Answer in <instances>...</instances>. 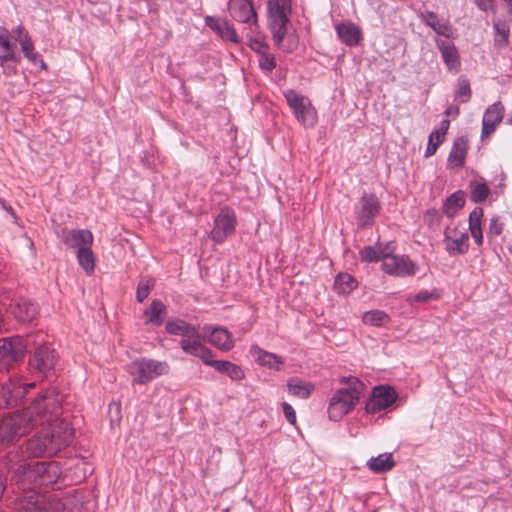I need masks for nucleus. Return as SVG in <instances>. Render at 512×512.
<instances>
[{
    "instance_id": "1",
    "label": "nucleus",
    "mask_w": 512,
    "mask_h": 512,
    "mask_svg": "<svg viewBox=\"0 0 512 512\" xmlns=\"http://www.w3.org/2000/svg\"><path fill=\"white\" fill-rule=\"evenodd\" d=\"M61 410L62 396L57 389L43 391L29 407L9 413L0 420V444H14L38 425L51 424L61 414Z\"/></svg>"
},
{
    "instance_id": "2",
    "label": "nucleus",
    "mask_w": 512,
    "mask_h": 512,
    "mask_svg": "<svg viewBox=\"0 0 512 512\" xmlns=\"http://www.w3.org/2000/svg\"><path fill=\"white\" fill-rule=\"evenodd\" d=\"M38 427H41V430L26 443L27 452L33 457L53 456L72 440L73 430L60 415L51 424L46 423Z\"/></svg>"
},
{
    "instance_id": "3",
    "label": "nucleus",
    "mask_w": 512,
    "mask_h": 512,
    "mask_svg": "<svg viewBox=\"0 0 512 512\" xmlns=\"http://www.w3.org/2000/svg\"><path fill=\"white\" fill-rule=\"evenodd\" d=\"M16 474V483L22 490H36L40 486L55 483L61 475V469L56 462H40L22 460L11 467Z\"/></svg>"
},
{
    "instance_id": "4",
    "label": "nucleus",
    "mask_w": 512,
    "mask_h": 512,
    "mask_svg": "<svg viewBox=\"0 0 512 512\" xmlns=\"http://www.w3.org/2000/svg\"><path fill=\"white\" fill-rule=\"evenodd\" d=\"M341 383H344L345 387L334 393L328 406V415L333 421L342 419L352 411L365 389V385L356 377L343 378Z\"/></svg>"
},
{
    "instance_id": "5",
    "label": "nucleus",
    "mask_w": 512,
    "mask_h": 512,
    "mask_svg": "<svg viewBox=\"0 0 512 512\" xmlns=\"http://www.w3.org/2000/svg\"><path fill=\"white\" fill-rule=\"evenodd\" d=\"M166 331L172 335L181 336V349L192 356L207 354L206 346L201 341L199 328L181 319L169 320L166 323Z\"/></svg>"
},
{
    "instance_id": "6",
    "label": "nucleus",
    "mask_w": 512,
    "mask_h": 512,
    "mask_svg": "<svg viewBox=\"0 0 512 512\" xmlns=\"http://www.w3.org/2000/svg\"><path fill=\"white\" fill-rule=\"evenodd\" d=\"M267 10L268 26L273 40L275 45L281 49L290 22L291 0H268Z\"/></svg>"
},
{
    "instance_id": "7",
    "label": "nucleus",
    "mask_w": 512,
    "mask_h": 512,
    "mask_svg": "<svg viewBox=\"0 0 512 512\" xmlns=\"http://www.w3.org/2000/svg\"><path fill=\"white\" fill-rule=\"evenodd\" d=\"M31 344H36V341H32V335L1 339L0 370L9 371L16 363L21 362Z\"/></svg>"
},
{
    "instance_id": "8",
    "label": "nucleus",
    "mask_w": 512,
    "mask_h": 512,
    "mask_svg": "<svg viewBox=\"0 0 512 512\" xmlns=\"http://www.w3.org/2000/svg\"><path fill=\"white\" fill-rule=\"evenodd\" d=\"M32 341H36V344H31L30 346L35 347V350L29 358L28 366L33 372L47 375L55 368L57 362L55 351L45 344L42 333L32 335Z\"/></svg>"
},
{
    "instance_id": "9",
    "label": "nucleus",
    "mask_w": 512,
    "mask_h": 512,
    "mask_svg": "<svg viewBox=\"0 0 512 512\" xmlns=\"http://www.w3.org/2000/svg\"><path fill=\"white\" fill-rule=\"evenodd\" d=\"M284 96L297 121L305 128L315 127L318 116L310 99L295 90L285 91Z\"/></svg>"
},
{
    "instance_id": "10",
    "label": "nucleus",
    "mask_w": 512,
    "mask_h": 512,
    "mask_svg": "<svg viewBox=\"0 0 512 512\" xmlns=\"http://www.w3.org/2000/svg\"><path fill=\"white\" fill-rule=\"evenodd\" d=\"M129 372L133 377V383L147 384L159 376L168 374L169 365L164 361L140 359L132 362Z\"/></svg>"
},
{
    "instance_id": "11",
    "label": "nucleus",
    "mask_w": 512,
    "mask_h": 512,
    "mask_svg": "<svg viewBox=\"0 0 512 512\" xmlns=\"http://www.w3.org/2000/svg\"><path fill=\"white\" fill-rule=\"evenodd\" d=\"M237 227V215L234 209L225 206L220 209L213 221V228L209 233V238L215 244H223L231 237Z\"/></svg>"
},
{
    "instance_id": "12",
    "label": "nucleus",
    "mask_w": 512,
    "mask_h": 512,
    "mask_svg": "<svg viewBox=\"0 0 512 512\" xmlns=\"http://www.w3.org/2000/svg\"><path fill=\"white\" fill-rule=\"evenodd\" d=\"M35 383L22 384L20 377L9 378L0 387V407H12L22 399Z\"/></svg>"
},
{
    "instance_id": "13",
    "label": "nucleus",
    "mask_w": 512,
    "mask_h": 512,
    "mask_svg": "<svg viewBox=\"0 0 512 512\" xmlns=\"http://www.w3.org/2000/svg\"><path fill=\"white\" fill-rule=\"evenodd\" d=\"M382 270L389 275L397 277L413 276L417 272L416 264L406 255L385 254Z\"/></svg>"
},
{
    "instance_id": "14",
    "label": "nucleus",
    "mask_w": 512,
    "mask_h": 512,
    "mask_svg": "<svg viewBox=\"0 0 512 512\" xmlns=\"http://www.w3.org/2000/svg\"><path fill=\"white\" fill-rule=\"evenodd\" d=\"M469 236L466 230L447 227L445 230V248L450 255L465 254L469 249Z\"/></svg>"
},
{
    "instance_id": "15",
    "label": "nucleus",
    "mask_w": 512,
    "mask_h": 512,
    "mask_svg": "<svg viewBox=\"0 0 512 512\" xmlns=\"http://www.w3.org/2000/svg\"><path fill=\"white\" fill-rule=\"evenodd\" d=\"M505 115V108L500 101L488 106L482 117L481 138H487L495 132L497 126L502 122Z\"/></svg>"
},
{
    "instance_id": "16",
    "label": "nucleus",
    "mask_w": 512,
    "mask_h": 512,
    "mask_svg": "<svg viewBox=\"0 0 512 512\" xmlns=\"http://www.w3.org/2000/svg\"><path fill=\"white\" fill-rule=\"evenodd\" d=\"M396 400V393L390 387H375L372 396L366 404L369 413H378L391 406Z\"/></svg>"
},
{
    "instance_id": "17",
    "label": "nucleus",
    "mask_w": 512,
    "mask_h": 512,
    "mask_svg": "<svg viewBox=\"0 0 512 512\" xmlns=\"http://www.w3.org/2000/svg\"><path fill=\"white\" fill-rule=\"evenodd\" d=\"M9 309L14 318L23 323H31L38 316V306L25 297L15 298Z\"/></svg>"
},
{
    "instance_id": "18",
    "label": "nucleus",
    "mask_w": 512,
    "mask_h": 512,
    "mask_svg": "<svg viewBox=\"0 0 512 512\" xmlns=\"http://www.w3.org/2000/svg\"><path fill=\"white\" fill-rule=\"evenodd\" d=\"M206 351L207 354L204 353L203 356H197L204 364L212 366L220 373L227 374L232 380H242L244 378L245 374L240 366L230 361L214 360L212 350L206 347Z\"/></svg>"
},
{
    "instance_id": "19",
    "label": "nucleus",
    "mask_w": 512,
    "mask_h": 512,
    "mask_svg": "<svg viewBox=\"0 0 512 512\" xmlns=\"http://www.w3.org/2000/svg\"><path fill=\"white\" fill-rule=\"evenodd\" d=\"M62 242L68 247L80 251L93 245V234L87 229H63L61 233Z\"/></svg>"
},
{
    "instance_id": "20",
    "label": "nucleus",
    "mask_w": 512,
    "mask_h": 512,
    "mask_svg": "<svg viewBox=\"0 0 512 512\" xmlns=\"http://www.w3.org/2000/svg\"><path fill=\"white\" fill-rule=\"evenodd\" d=\"M380 203L375 195H364L357 210V222L361 227L371 225L375 216L379 213Z\"/></svg>"
},
{
    "instance_id": "21",
    "label": "nucleus",
    "mask_w": 512,
    "mask_h": 512,
    "mask_svg": "<svg viewBox=\"0 0 512 512\" xmlns=\"http://www.w3.org/2000/svg\"><path fill=\"white\" fill-rule=\"evenodd\" d=\"M229 12L240 23L256 24L257 17L251 0H230Z\"/></svg>"
},
{
    "instance_id": "22",
    "label": "nucleus",
    "mask_w": 512,
    "mask_h": 512,
    "mask_svg": "<svg viewBox=\"0 0 512 512\" xmlns=\"http://www.w3.org/2000/svg\"><path fill=\"white\" fill-rule=\"evenodd\" d=\"M204 336L208 342L221 351H230L234 347L231 333L222 327H204Z\"/></svg>"
},
{
    "instance_id": "23",
    "label": "nucleus",
    "mask_w": 512,
    "mask_h": 512,
    "mask_svg": "<svg viewBox=\"0 0 512 512\" xmlns=\"http://www.w3.org/2000/svg\"><path fill=\"white\" fill-rule=\"evenodd\" d=\"M436 45L441 52L448 70L454 74L458 73L461 68V62L454 43L447 39H436Z\"/></svg>"
},
{
    "instance_id": "24",
    "label": "nucleus",
    "mask_w": 512,
    "mask_h": 512,
    "mask_svg": "<svg viewBox=\"0 0 512 512\" xmlns=\"http://www.w3.org/2000/svg\"><path fill=\"white\" fill-rule=\"evenodd\" d=\"M249 352L260 366L280 371L284 365V359L281 356L268 352L258 345H252Z\"/></svg>"
},
{
    "instance_id": "25",
    "label": "nucleus",
    "mask_w": 512,
    "mask_h": 512,
    "mask_svg": "<svg viewBox=\"0 0 512 512\" xmlns=\"http://www.w3.org/2000/svg\"><path fill=\"white\" fill-rule=\"evenodd\" d=\"M205 24L211 30H213L223 40L230 41L233 43L239 42V37L233 25L225 19L216 18L213 16H207L205 18Z\"/></svg>"
},
{
    "instance_id": "26",
    "label": "nucleus",
    "mask_w": 512,
    "mask_h": 512,
    "mask_svg": "<svg viewBox=\"0 0 512 512\" xmlns=\"http://www.w3.org/2000/svg\"><path fill=\"white\" fill-rule=\"evenodd\" d=\"M396 247L393 245V243L389 242L386 244L377 243L374 246H366L362 248L359 252L360 259L363 262H378L382 261L384 262L385 254L387 253H393L395 251Z\"/></svg>"
},
{
    "instance_id": "27",
    "label": "nucleus",
    "mask_w": 512,
    "mask_h": 512,
    "mask_svg": "<svg viewBox=\"0 0 512 512\" xmlns=\"http://www.w3.org/2000/svg\"><path fill=\"white\" fill-rule=\"evenodd\" d=\"M19 499V508L23 512H45V497L36 490L26 489Z\"/></svg>"
},
{
    "instance_id": "28",
    "label": "nucleus",
    "mask_w": 512,
    "mask_h": 512,
    "mask_svg": "<svg viewBox=\"0 0 512 512\" xmlns=\"http://www.w3.org/2000/svg\"><path fill=\"white\" fill-rule=\"evenodd\" d=\"M167 315V307L166 305L158 299H154L150 306L144 310L143 319L145 324L161 326L164 322V319Z\"/></svg>"
},
{
    "instance_id": "29",
    "label": "nucleus",
    "mask_w": 512,
    "mask_h": 512,
    "mask_svg": "<svg viewBox=\"0 0 512 512\" xmlns=\"http://www.w3.org/2000/svg\"><path fill=\"white\" fill-rule=\"evenodd\" d=\"M510 27L501 19L493 21V43L497 49H504L509 45Z\"/></svg>"
},
{
    "instance_id": "30",
    "label": "nucleus",
    "mask_w": 512,
    "mask_h": 512,
    "mask_svg": "<svg viewBox=\"0 0 512 512\" xmlns=\"http://www.w3.org/2000/svg\"><path fill=\"white\" fill-rule=\"evenodd\" d=\"M422 18L426 25L431 27L438 35H442L446 38L453 36L454 31L447 21L440 20L437 15L433 12H425L422 14Z\"/></svg>"
},
{
    "instance_id": "31",
    "label": "nucleus",
    "mask_w": 512,
    "mask_h": 512,
    "mask_svg": "<svg viewBox=\"0 0 512 512\" xmlns=\"http://www.w3.org/2000/svg\"><path fill=\"white\" fill-rule=\"evenodd\" d=\"M286 387L291 396L301 399H307L315 389L312 383L303 381L297 377L290 378L287 381Z\"/></svg>"
},
{
    "instance_id": "32",
    "label": "nucleus",
    "mask_w": 512,
    "mask_h": 512,
    "mask_svg": "<svg viewBox=\"0 0 512 512\" xmlns=\"http://www.w3.org/2000/svg\"><path fill=\"white\" fill-rule=\"evenodd\" d=\"M465 193L457 191L449 196L442 207L443 213L449 218L454 217L465 205Z\"/></svg>"
},
{
    "instance_id": "33",
    "label": "nucleus",
    "mask_w": 512,
    "mask_h": 512,
    "mask_svg": "<svg viewBox=\"0 0 512 512\" xmlns=\"http://www.w3.org/2000/svg\"><path fill=\"white\" fill-rule=\"evenodd\" d=\"M336 30L342 41L349 46L357 45L361 39L360 30L354 24H339Z\"/></svg>"
},
{
    "instance_id": "34",
    "label": "nucleus",
    "mask_w": 512,
    "mask_h": 512,
    "mask_svg": "<svg viewBox=\"0 0 512 512\" xmlns=\"http://www.w3.org/2000/svg\"><path fill=\"white\" fill-rule=\"evenodd\" d=\"M369 469L375 473H383L391 470L395 462L391 453H383L375 458H371L367 463Z\"/></svg>"
},
{
    "instance_id": "35",
    "label": "nucleus",
    "mask_w": 512,
    "mask_h": 512,
    "mask_svg": "<svg viewBox=\"0 0 512 512\" xmlns=\"http://www.w3.org/2000/svg\"><path fill=\"white\" fill-rule=\"evenodd\" d=\"M362 321L369 326L381 327L390 322V316L382 310H370L363 313Z\"/></svg>"
},
{
    "instance_id": "36",
    "label": "nucleus",
    "mask_w": 512,
    "mask_h": 512,
    "mask_svg": "<svg viewBox=\"0 0 512 512\" xmlns=\"http://www.w3.org/2000/svg\"><path fill=\"white\" fill-rule=\"evenodd\" d=\"M0 67L5 70V63L13 61L15 63L20 62L21 56L16 52V46L10 41V39L4 43H0Z\"/></svg>"
},
{
    "instance_id": "37",
    "label": "nucleus",
    "mask_w": 512,
    "mask_h": 512,
    "mask_svg": "<svg viewBox=\"0 0 512 512\" xmlns=\"http://www.w3.org/2000/svg\"><path fill=\"white\" fill-rule=\"evenodd\" d=\"M470 199L475 203H481L485 201L489 194L490 189L488 185L480 180L470 181Z\"/></svg>"
},
{
    "instance_id": "38",
    "label": "nucleus",
    "mask_w": 512,
    "mask_h": 512,
    "mask_svg": "<svg viewBox=\"0 0 512 512\" xmlns=\"http://www.w3.org/2000/svg\"><path fill=\"white\" fill-rule=\"evenodd\" d=\"M91 247L88 246V248L77 251L78 263L88 275H91L95 270V256Z\"/></svg>"
},
{
    "instance_id": "39",
    "label": "nucleus",
    "mask_w": 512,
    "mask_h": 512,
    "mask_svg": "<svg viewBox=\"0 0 512 512\" xmlns=\"http://www.w3.org/2000/svg\"><path fill=\"white\" fill-rule=\"evenodd\" d=\"M356 285V280L348 273L338 274L334 282V288L339 294H349Z\"/></svg>"
},
{
    "instance_id": "40",
    "label": "nucleus",
    "mask_w": 512,
    "mask_h": 512,
    "mask_svg": "<svg viewBox=\"0 0 512 512\" xmlns=\"http://www.w3.org/2000/svg\"><path fill=\"white\" fill-rule=\"evenodd\" d=\"M468 150V139L466 137L457 138L451 148L448 160H465Z\"/></svg>"
},
{
    "instance_id": "41",
    "label": "nucleus",
    "mask_w": 512,
    "mask_h": 512,
    "mask_svg": "<svg viewBox=\"0 0 512 512\" xmlns=\"http://www.w3.org/2000/svg\"><path fill=\"white\" fill-rule=\"evenodd\" d=\"M471 94L469 80L464 76L459 77L457 81L455 99L461 103H467L471 98Z\"/></svg>"
},
{
    "instance_id": "42",
    "label": "nucleus",
    "mask_w": 512,
    "mask_h": 512,
    "mask_svg": "<svg viewBox=\"0 0 512 512\" xmlns=\"http://www.w3.org/2000/svg\"><path fill=\"white\" fill-rule=\"evenodd\" d=\"M449 126H450V120L449 119H443L440 124H439V127L434 129L430 135H429V142H432L436 145V147H438L444 140L445 138V135L447 133V130L449 129Z\"/></svg>"
},
{
    "instance_id": "43",
    "label": "nucleus",
    "mask_w": 512,
    "mask_h": 512,
    "mask_svg": "<svg viewBox=\"0 0 512 512\" xmlns=\"http://www.w3.org/2000/svg\"><path fill=\"white\" fill-rule=\"evenodd\" d=\"M45 497V504L43 508L45 512H63L65 505L56 494H43Z\"/></svg>"
},
{
    "instance_id": "44",
    "label": "nucleus",
    "mask_w": 512,
    "mask_h": 512,
    "mask_svg": "<svg viewBox=\"0 0 512 512\" xmlns=\"http://www.w3.org/2000/svg\"><path fill=\"white\" fill-rule=\"evenodd\" d=\"M154 282L151 279H142L137 287L136 298L137 301L143 302L150 294Z\"/></svg>"
},
{
    "instance_id": "45",
    "label": "nucleus",
    "mask_w": 512,
    "mask_h": 512,
    "mask_svg": "<svg viewBox=\"0 0 512 512\" xmlns=\"http://www.w3.org/2000/svg\"><path fill=\"white\" fill-rule=\"evenodd\" d=\"M258 63L263 71L271 72L276 67L275 57L268 51L259 56Z\"/></svg>"
},
{
    "instance_id": "46",
    "label": "nucleus",
    "mask_w": 512,
    "mask_h": 512,
    "mask_svg": "<svg viewBox=\"0 0 512 512\" xmlns=\"http://www.w3.org/2000/svg\"><path fill=\"white\" fill-rule=\"evenodd\" d=\"M483 216L482 208H475L469 215V229L476 230L481 228V218Z\"/></svg>"
},
{
    "instance_id": "47",
    "label": "nucleus",
    "mask_w": 512,
    "mask_h": 512,
    "mask_svg": "<svg viewBox=\"0 0 512 512\" xmlns=\"http://www.w3.org/2000/svg\"><path fill=\"white\" fill-rule=\"evenodd\" d=\"M504 229V224L500 222L498 217H493L490 220L489 230H488V236L489 237H496L499 236Z\"/></svg>"
},
{
    "instance_id": "48",
    "label": "nucleus",
    "mask_w": 512,
    "mask_h": 512,
    "mask_svg": "<svg viewBox=\"0 0 512 512\" xmlns=\"http://www.w3.org/2000/svg\"><path fill=\"white\" fill-rule=\"evenodd\" d=\"M477 8L483 12L496 14L495 0H473Z\"/></svg>"
},
{
    "instance_id": "49",
    "label": "nucleus",
    "mask_w": 512,
    "mask_h": 512,
    "mask_svg": "<svg viewBox=\"0 0 512 512\" xmlns=\"http://www.w3.org/2000/svg\"><path fill=\"white\" fill-rule=\"evenodd\" d=\"M21 46V50L24 54V56L32 51H34V44L30 37V35H25L24 37H21L18 42Z\"/></svg>"
},
{
    "instance_id": "50",
    "label": "nucleus",
    "mask_w": 512,
    "mask_h": 512,
    "mask_svg": "<svg viewBox=\"0 0 512 512\" xmlns=\"http://www.w3.org/2000/svg\"><path fill=\"white\" fill-rule=\"evenodd\" d=\"M25 57L33 65L40 66L42 69L46 68V64H45L44 60L42 59L41 55L38 52H36L35 50L26 54Z\"/></svg>"
},
{
    "instance_id": "51",
    "label": "nucleus",
    "mask_w": 512,
    "mask_h": 512,
    "mask_svg": "<svg viewBox=\"0 0 512 512\" xmlns=\"http://www.w3.org/2000/svg\"><path fill=\"white\" fill-rule=\"evenodd\" d=\"M25 57L33 65L40 66L42 69L46 68V64H45L44 60L42 59L41 55L38 52H36L35 50L26 54Z\"/></svg>"
},
{
    "instance_id": "52",
    "label": "nucleus",
    "mask_w": 512,
    "mask_h": 512,
    "mask_svg": "<svg viewBox=\"0 0 512 512\" xmlns=\"http://www.w3.org/2000/svg\"><path fill=\"white\" fill-rule=\"evenodd\" d=\"M282 409H283V414L285 416V418L287 419V421L290 423V424H295L296 423V413H295V410L293 409V407L284 402L282 404Z\"/></svg>"
},
{
    "instance_id": "53",
    "label": "nucleus",
    "mask_w": 512,
    "mask_h": 512,
    "mask_svg": "<svg viewBox=\"0 0 512 512\" xmlns=\"http://www.w3.org/2000/svg\"><path fill=\"white\" fill-rule=\"evenodd\" d=\"M432 298V295L428 291H421L415 295H409L407 301L413 302H427Z\"/></svg>"
},
{
    "instance_id": "54",
    "label": "nucleus",
    "mask_w": 512,
    "mask_h": 512,
    "mask_svg": "<svg viewBox=\"0 0 512 512\" xmlns=\"http://www.w3.org/2000/svg\"><path fill=\"white\" fill-rule=\"evenodd\" d=\"M251 48L259 55L261 56L262 53H267L269 51V48L268 46L263 42V41H260V40H254L252 43H251Z\"/></svg>"
},
{
    "instance_id": "55",
    "label": "nucleus",
    "mask_w": 512,
    "mask_h": 512,
    "mask_svg": "<svg viewBox=\"0 0 512 512\" xmlns=\"http://www.w3.org/2000/svg\"><path fill=\"white\" fill-rule=\"evenodd\" d=\"M10 33L13 34L17 42H19V39H21V37L29 35V33L25 30V28L22 25H18L17 27L13 28Z\"/></svg>"
},
{
    "instance_id": "56",
    "label": "nucleus",
    "mask_w": 512,
    "mask_h": 512,
    "mask_svg": "<svg viewBox=\"0 0 512 512\" xmlns=\"http://www.w3.org/2000/svg\"><path fill=\"white\" fill-rule=\"evenodd\" d=\"M460 113L459 107L457 105L451 104L445 110L446 117L456 118Z\"/></svg>"
},
{
    "instance_id": "57",
    "label": "nucleus",
    "mask_w": 512,
    "mask_h": 512,
    "mask_svg": "<svg viewBox=\"0 0 512 512\" xmlns=\"http://www.w3.org/2000/svg\"><path fill=\"white\" fill-rule=\"evenodd\" d=\"M471 235L474 239V241L477 243V245H482L483 243V234H482V230L481 228L480 229H476V230H471Z\"/></svg>"
},
{
    "instance_id": "58",
    "label": "nucleus",
    "mask_w": 512,
    "mask_h": 512,
    "mask_svg": "<svg viewBox=\"0 0 512 512\" xmlns=\"http://www.w3.org/2000/svg\"><path fill=\"white\" fill-rule=\"evenodd\" d=\"M11 33L4 26H0V43H4L10 39Z\"/></svg>"
},
{
    "instance_id": "59",
    "label": "nucleus",
    "mask_w": 512,
    "mask_h": 512,
    "mask_svg": "<svg viewBox=\"0 0 512 512\" xmlns=\"http://www.w3.org/2000/svg\"><path fill=\"white\" fill-rule=\"evenodd\" d=\"M437 148L438 147H436V145L434 143L428 141V145L425 150L424 157H426V158L431 157L436 152Z\"/></svg>"
},
{
    "instance_id": "60",
    "label": "nucleus",
    "mask_w": 512,
    "mask_h": 512,
    "mask_svg": "<svg viewBox=\"0 0 512 512\" xmlns=\"http://www.w3.org/2000/svg\"><path fill=\"white\" fill-rule=\"evenodd\" d=\"M5 490V484L2 478L0 477V497L3 495V492Z\"/></svg>"
},
{
    "instance_id": "61",
    "label": "nucleus",
    "mask_w": 512,
    "mask_h": 512,
    "mask_svg": "<svg viewBox=\"0 0 512 512\" xmlns=\"http://www.w3.org/2000/svg\"><path fill=\"white\" fill-rule=\"evenodd\" d=\"M427 214H428V215H433V216H435V217L437 218V221H439V216H438V214H437V212H436L435 210H433V211H428V213H427Z\"/></svg>"
},
{
    "instance_id": "62",
    "label": "nucleus",
    "mask_w": 512,
    "mask_h": 512,
    "mask_svg": "<svg viewBox=\"0 0 512 512\" xmlns=\"http://www.w3.org/2000/svg\"><path fill=\"white\" fill-rule=\"evenodd\" d=\"M507 5L508 9H512V0H503Z\"/></svg>"
},
{
    "instance_id": "63",
    "label": "nucleus",
    "mask_w": 512,
    "mask_h": 512,
    "mask_svg": "<svg viewBox=\"0 0 512 512\" xmlns=\"http://www.w3.org/2000/svg\"><path fill=\"white\" fill-rule=\"evenodd\" d=\"M508 123L512 125V112H511V115H510V117L508 119Z\"/></svg>"
},
{
    "instance_id": "64",
    "label": "nucleus",
    "mask_w": 512,
    "mask_h": 512,
    "mask_svg": "<svg viewBox=\"0 0 512 512\" xmlns=\"http://www.w3.org/2000/svg\"><path fill=\"white\" fill-rule=\"evenodd\" d=\"M508 13L512 15V9H508Z\"/></svg>"
}]
</instances>
